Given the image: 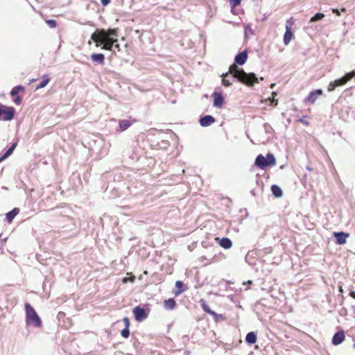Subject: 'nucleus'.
Masks as SVG:
<instances>
[{"instance_id":"obj_1","label":"nucleus","mask_w":355,"mask_h":355,"mask_svg":"<svg viewBox=\"0 0 355 355\" xmlns=\"http://www.w3.org/2000/svg\"><path fill=\"white\" fill-rule=\"evenodd\" d=\"M231 80H237L248 86H252L254 83H258V78L255 73H246L236 64H232L229 68V71L223 74L222 84L225 87L231 86L232 85Z\"/></svg>"},{"instance_id":"obj_2","label":"nucleus","mask_w":355,"mask_h":355,"mask_svg":"<svg viewBox=\"0 0 355 355\" xmlns=\"http://www.w3.org/2000/svg\"><path fill=\"white\" fill-rule=\"evenodd\" d=\"M118 30L116 28L98 29L91 35V39L95 42L96 46L101 49L112 51L114 44L118 42Z\"/></svg>"},{"instance_id":"obj_3","label":"nucleus","mask_w":355,"mask_h":355,"mask_svg":"<svg viewBox=\"0 0 355 355\" xmlns=\"http://www.w3.org/2000/svg\"><path fill=\"white\" fill-rule=\"evenodd\" d=\"M26 322L27 324L33 325L35 327L42 326V321L33 307L29 304H25Z\"/></svg>"},{"instance_id":"obj_4","label":"nucleus","mask_w":355,"mask_h":355,"mask_svg":"<svg viewBox=\"0 0 355 355\" xmlns=\"http://www.w3.org/2000/svg\"><path fill=\"white\" fill-rule=\"evenodd\" d=\"M15 110L12 107H4L0 103V117L3 114L1 118L3 121H10L14 118Z\"/></svg>"},{"instance_id":"obj_5","label":"nucleus","mask_w":355,"mask_h":355,"mask_svg":"<svg viewBox=\"0 0 355 355\" xmlns=\"http://www.w3.org/2000/svg\"><path fill=\"white\" fill-rule=\"evenodd\" d=\"M293 25V21L292 18H291L286 21V31L284 33V39H283L284 44L285 45H288L290 43L291 39L293 38V33L291 31V28H292Z\"/></svg>"},{"instance_id":"obj_6","label":"nucleus","mask_w":355,"mask_h":355,"mask_svg":"<svg viewBox=\"0 0 355 355\" xmlns=\"http://www.w3.org/2000/svg\"><path fill=\"white\" fill-rule=\"evenodd\" d=\"M135 318L138 322H141L147 318L148 312L140 306L135 307L132 310Z\"/></svg>"},{"instance_id":"obj_7","label":"nucleus","mask_w":355,"mask_h":355,"mask_svg":"<svg viewBox=\"0 0 355 355\" xmlns=\"http://www.w3.org/2000/svg\"><path fill=\"white\" fill-rule=\"evenodd\" d=\"M214 102L213 106L216 107H221L225 102L224 97L220 92L215 91L211 95Z\"/></svg>"},{"instance_id":"obj_8","label":"nucleus","mask_w":355,"mask_h":355,"mask_svg":"<svg viewBox=\"0 0 355 355\" xmlns=\"http://www.w3.org/2000/svg\"><path fill=\"white\" fill-rule=\"evenodd\" d=\"M323 94V91L321 89H315V90H313L311 91L309 94L308 95V96L305 98V102H309L312 104H313L316 100L318 99V98L322 95Z\"/></svg>"},{"instance_id":"obj_9","label":"nucleus","mask_w":355,"mask_h":355,"mask_svg":"<svg viewBox=\"0 0 355 355\" xmlns=\"http://www.w3.org/2000/svg\"><path fill=\"white\" fill-rule=\"evenodd\" d=\"M345 338V331L343 330L338 331L335 333L332 338V344L334 345H338L343 342Z\"/></svg>"},{"instance_id":"obj_10","label":"nucleus","mask_w":355,"mask_h":355,"mask_svg":"<svg viewBox=\"0 0 355 355\" xmlns=\"http://www.w3.org/2000/svg\"><path fill=\"white\" fill-rule=\"evenodd\" d=\"M248 59V52L247 51H243L239 53H238L234 58V64L243 65L245 63Z\"/></svg>"},{"instance_id":"obj_11","label":"nucleus","mask_w":355,"mask_h":355,"mask_svg":"<svg viewBox=\"0 0 355 355\" xmlns=\"http://www.w3.org/2000/svg\"><path fill=\"white\" fill-rule=\"evenodd\" d=\"M216 119L211 115H205L201 117L199 120V123L202 127H207L214 123Z\"/></svg>"},{"instance_id":"obj_12","label":"nucleus","mask_w":355,"mask_h":355,"mask_svg":"<svg viewBox=\"0 0 355 355\" xmlns=\"http://www.w3.org/2000/svg\"><path fill=\"white\" fill-rule=\"evenodd\" d=\"M136 121L130 118L129 119H123L119 121V128L121 131H124L130 128Z\"/></svg>"},{"instance_id":"obj_13","label":"nucleus","mask_w":355,"mask_h":355,"mask_svg":"<svg viewBox=\"0 0 355 355\" xmlns=\"http://www.w3.org/2000/svg\"><path fill=\"white\" fill-rule=\"evenodd\" d=\"M216 240L218 241V243L219 245L224 249H230L232 246V241L227 237H223L222 239L216 238Z\"/></svg>"},{"instance_id":"obj_14","label":"nucleus","mask_w":355,"mask_h":355,"mask_svg":"<svg viewBox=\"0 0 355 355\" xmlns=\"http://www.w3.org/2000/svg\"><path fill=\"white\" fill-rule=\"evenodd\" d=\"M348 236L349 234L343 232H334V237L336 239V243L339 245L345 244Z\"/></svg>"},{"instance_id":"obj_15","label":"nucleus","mask_w":355,"mask_h":355,"mask_svg":"<svg viewBox=\"0 0 355 355\" xmlns=\"http://www.w3.org/2000/svg\"><path fill=\"white\" fill-rule=\"evenodd\" d=\"M254 164L259 168L263 169L266 167L268 166V164H266V157L261 155L259 154L255 159Z\"/></svg>"},{"instance_id":"obj_16","label":"nucleus","mask_w":355,"mask_h":355,"mask_svg":"<svg viewBox=\"0 0 355 355\" xmlns=\"http://www.w3.org/2000/svg\"><path fill=\"white\" fill-rule=\"evenodd\" d=\"M93 62L103 65L105 64V55L103 53H93L91 55Z\"/></svg>"},{"instance_id":"obj_17","label":"nucleus","mask_w":355,"mask_h":355,"mask_svg":"<svg viewBox=\"0 0 355 355\" xmlns=\"http://www.w3.org/2000/svg\"><path fill=\"white\" fill-rule=\"evenodd\" d=\"M257 334L254 331L248 333L245 336V342L250 345L254 344L257 342Z\"/></svg>"},{"instance_id":"obj_18","label":"nucleus","mask_w":355,"mask_h":355,"mask_svg":"<svg viewBox=\"0 0 355 355\" xmlns=\"http://www.w3.org/2000/svg\"><path fill=\"white\" fill-rule=\"evenodd\" d=\"M19 212V209L18 208H14L13 209L8 212L6 214V219L7 222L11 223Z\"/></svg>"},{"instance_id":"obj_19","label":"nucleus","mask_w":355,"mask_h":355,"mask_svg":"<svg viewBox=\"0 0 355 355\" xmlns=\"http://www.w3.org/2000/svg\"><path fill=\"white\" fill-rule=\"evenodd\" d=\"M271 191L273 196H275L277 198H280L283 195V191L282 189L278 185L276 184L272 185Z\"/></svg>"},{"instance_id":"obj_20","label":"nucleus","mask_w":355,"mask_h":355,"mask_svg":"<svg viewBox=\"0 0 355 355\" xmlns=\"http://www.w3.org/2000/svg\"><path fill=\"white\" fill-rule=\"evenodd\" d=\"M175 287L178 288L174 291L175 295H178L185 291L184 284L181 281H177L175 282Z\"/></svg>"},{"instance_id":"obj_21","label":"nucleus","mask_w":355,"mask_h":355,"mask_svg":"<svg viewBox=\"0 0 355 355\" xmlns=\"http://www.w3.org/2000/svg\"><path fill=\"white\" fill-rule=\"evenodd\" d=\"M176 306V302L173 298H169L164 301V307L168 310H173Z\"/></svg>"},{"instance_id":"obj_22","label":"nucleus","mask_w":355,"mask_h":355,"mask_svg":"<svg viewBox=\"0 0 355 355\" xmlns=\"http://www.w3.org/2000/svg\"><path fill=\"white\" fill-rule=\"evenodd\" d=\"M50 78L48 75H44L42 76V80L40 83V84L36 87V89L44 88L46 86V85L49 83Z\"/></svg>"},{"instance_id":"obj_23","label":"nucleus","mask_w":355,"mask_h":355,"mask_svg":"<svg viewBox=\"0 0 355 355\" xmlns=\"http://www.w3.org/2000/svg\"><path fill=\"white\" fill-rule=\"evenodd\" d=\"M266 164H268V166H274L276 163V159L273 154L268 153L266 157Z\"/></svg>"},{"instance_id":"obj_24","label":"nucleus","mask_w":355,"mask_h":355,"mask_svg":"<svg viewBox=\"0 0 355 355\" xmlns=\"http://www.w3.org/2000/svg\"><path fill=\"white\" fill-rule=\"evenodd\" d=\"M202 309L206 313L211 315L213 317L216 318V316H219L220 318H223L222 314L216 313L215 311H212L207 305L205 304L202 305Z\"/></svg>"},{"instance_id":"obj_25","label":"nucleus","mask_w":355,"mask_h":355,"mask_svg":"<svg viewBox=\"0 0 355 355\" xmlns=\"http://www.w3.org/2000/svg\"><path fill=\"white\" fill-rule=\"evenodd\" d=\"M24 87L22 85H18V86L14 87L11 89L10 94V96H15L17 95L19 92H24Z\"/></svg>"},{"instance_id":"obj_26","label":"nucleus","mask_w":355,"mask_h":355,"mask_svg":"<svg viewBox=\"0 0 355 355\" xmlns=\"http://www.w3.org/2000/svg\"><path fill=\"white\" fill-rule=\"evenodd\" d=\"M17 145V142L13 143L11 146L6 150V152L3 155V158L6 159L14 151L16 146Z\"/></svg>"},{"instance_id":"obj_27","label":"nucleus","mask_w":355,"mask_h":355,"mask_svg":"<svg viewBox=\"0 0 355 355\" xmlns=\"http://www.w3.org/2000/svg\"><path fill=\"white\" fill-rule=\"evenodd\" d=\"M324 17V15L321 12L316 13L314 16L311 18L310 21L314 22L321 20Z\"/></svg>"},{"instance_id":"obj_28","label":"nucleus","mask_w":355,"mask_h":355,"mask_svg":"<svg viewBox=\"0 0 355 355\" xmlns=\"http://www.w3.org/2000/svg\"><path fill=\"white\" fill-rule=\"evenodd\" d=\"M346 82V83L349 81L351 79L355 77V71H352L350 72H348L345 74L344 76H343Z\"/></svg>"},{"instance_id":"obj_29","label":"nucleus","mask_w":355,"mask_h":355,"mask_svg":"<svg viewBox=\"0 0 355 355\" xmlns=\"http://www.w3.org/2000/svg\"><path fill=\"white\" fill-rule=\"evenodd\" d=\"M263 128H264V131L266 132V133L267 134H273L274 132V130L272 128V127L268 123H265L263 124Z\"/></svg>"},{"instance_id":"obj_30","label":"nucleus","mask_w":355,"mask_h":355,"mask_svg":"<svg viewBox=\"0 0 355 355\" xmlns=\"http://www.w3.org/2000/svg\"><path fill=\"white\" fill-rule=\"evenodd\" d=\"M242 0H230V5L231 8H234L239 6Z\"/></svg>"},{"instance_id":"obj_31","label":"nucleus","mask_w":355,"mask_h":355,"mask_svg":"<svg viewBox=\"0 0 355 355\" xmlns=\"http://www.w3.org/2000/svg\"><path fill=\"white\" fill-rule=\"evenodd\" d=\"M121 335L123 338H128L130 336L129 327H125L124 329H123L121 331Z\"/></svg>"},{"instance_id":"obj_32","label":"nucleus","mask_w":355,"mask_h":355,"mask_svg":"<svg viewBox=\"0 0 355 355\" xmlns=\"http://www.w3.org/2000/svg\"><path fill=\"white\" fill-rule=\"evenodd\" d=\"M46 24L51 28H55L57 23L54 19H48L46 21Z\"/></svg>"},{"instance_id":"obj_33","label":"nucleus","mask_w":355,"mask_h":355,"mask_svg":"<svg viewBox=\"0 0 355 355\" xmlns=\"http://www.w3.org/2000/svg\"><path fill=\"white\" fill-rule=\"evenodd\" d=\"M334 81H335V83L337 85L338 87L343 86L345 84H346V82H345V80L343 77H342L340 78H338V79H336Z\"/></svg>"},{"instance_id":"obj_34","label":"nucleus","mask_w":355,"mask_h":355,"mask_svg":"<svg viewBox=\"0 0 355 355\" xmlns=\"http://www.w3.org/2000/svg\"><path fill=\"white\" fill-rule=\"evenodd\" d=\"M337 85L335 83V81L330 82L328 86V92L334 91L336 87H337Z\"/></svg>"},{"instance_id":"obj_35","label":"nucleus","mask_w":355,"mask_h":355,"mask_svg":"<svg viewBox=\"0 0 355 355\" xmlns=\"http://www.w3.org/2000/svg\"><path fill=\"white\" fill-rule=\"evenodd\" d=\"M116 51L118 52L121 51V48L119 44H118V42L114 44L113 46V50L112 51L113 53H116Z\"/></svg>"},{"instance_id":"obj_36","label":"nucleus","mask_w":355,"mask_h":355,"mask_svg":"<svg viewBox=\"0 0 355 355\" xmlns=\"http://www.w3.org/2000/svg\"><path fill=\"white\" fill-rule=\"evenodd\" d=\"M21 101H22V98L21 96H17L15 99H14V103L16 104V105H20L21 103Z\"/></svg>"},{"instance_id":"obj_37","label":"nucleus","mask_w":355,"mask_h":355,"mask_svg":"<svg viewBox=\"0 0 355 355\" xmlns=\"http://www.w3.org/2000/svg\"><path fill=\"white\" fill-rule=\"evenodd\" d=\"M123 322L124 323L125 327H129V326H130V321H129L128 318H127V317L123 318Z\"/></svg>"},{"instance_id":"obj_38","label":"nucleus","mask_w":355,"mask_h":355,"mask_svg":"<svg viewBox=\"0 0 355 355\" xmlns=\"http://www.w3.org/2000/svg\"><path fill=\"white\" fill-rule=\"evenodd\" d=\"M101 3L103 6H106L110 3V0H101Z\"/></svg>"},{"instance_id":"obj_39","label":"nucleus","mask_w":355,"mask_h":355,"mask_svg":"<svg viewBox=\"0 0 355 355\" xmlns=\"http://www.w3.org/2000/svg\"><path fill=\"white\" fill-rule=\"evenodd\" d=\"M349 295H350L352 297H353V298H354V299H355V291H351L349 292Z\"/></svg>"},{"instance_id":"obj_40","label":"nucleus","mask_w":355,"mask_h":355,"mask_svg":"<svg viewBox=\"0 0 355 355\" xmlns=\"http://www.w3.org/2000/svg\"><path fill=\"white\" fill-rule=\"evenodd\" d=\"M216 321H218L220 320H223L224 317L223 316V318H220L219 316L214 317Z\"/></svg>"},{"instance_id":"obj_41","label":"nucleus","mask_w":355,"mask_h":355,"mask_svg":"<svg viewBox=\"0 0 355 355\" xmlns=\"http://www.w3.org/2000/svg\"><path fill=\"white\" fill-rule=\"evenodd\" d=\"M339 292L341 293H343V287L341 286L339 287Z\"/></svg>"},{"instance_id":"obj_42","label":"nucleus","mask_w":355,"mask_h":355,"mask_svg":"<svg viewBox=\"0 0 355 355\" xmlns=\"http://www.w3.org/2000/svg\"><path fill=\"white\" fill-rule=\"evenodd\" d=\"M63 315H64V313H62V312H59V313H58L59 317L62 316Z\"/></svg>"},{"instance_id":"obj_43","label":"nucleus","mask_w":355,"mask_h":355,"mask_svg":"<svg viewBox=\"0 0 355 355\" xmlns=\"http://www.w3.org/2000/svg\"><path fill=\"white\" fill-rule=\"evenodd\" d=\"M306 169L308 171H312V168L310 166H306Z\"/></svg>"},{"instance_id":"obj_44","label":"nucleus","mask_w":355,"mask_h":355,"mask_svg":"<svg viewBox=\"0 0 355 355\" xmlns=\"http://www.w3.org/2000/svg\"><path fill=\"white\" fill-rule=\"evenodd\" d=\"M3 159H5V158H3V155H2V156L0 157V162H1V161H3Z\"/></svg>"},{"instance_id":"obj_45","label":"nucleus","mask_w":355,"mask_h":355,"mask_svg":"<svg viewBox=\"0 0 355 355\" xmlns=\"http://www.w3.org/2000/svg\"><path fill=\"white\" fill-rule=\"evenodd\" d=\"M333 12H334V13H336H336H338V10H334V11H333Z\"/></svg>"},{"instance_id":"obj_46","label":"nucleus","mask_w":355,"mask_h":355,"mask_svg":"<svg viewBox=\"0 0 355 355\" xmlns=\"http://www.w3.org/2000/svg\"><path fill=\"white\" fill-rule=\"evenodd\" d=\"M251 193H252L253 195H254V191H251Z\"/></svg>"},{"instance_id":"obj_47","label":"nucleus","mask_w":355,"mask_h":355,"mask_svg":"<svg viewBox=\"0 0 355 355\" xmlns=\"http://www.w3.org/2000/svg\"><path fill=\"white\" fill-rule=\"evenodd\" d=\"M304 124H307L308 123L306 121H304Z\"/></svg>"},{"instance_id":"obj_48","label":"nucleus","mask_w":355,"mask_h":355,"mask_svg":"<svg viewBox=\"0 0 355 355\" xmlns=\"http://www.w3.org/2000/svg\"><path fill=\"white\" fill-rule=\"evenodd\" d=\"M248 282L249 284H252V281H250V280H249Z\"/></svg>"},{"instance_id":"obj_49","label":"nucleus","mask_w":355,"mask_h":355,"mask_svg":"<svg viewBox=\"0 0 355 355\" xmlns=\"http://www.w3.org/2000/svg\"><path fill=\"white\" fill-rule=\"evenodd\" d=\"M354 347L355 348V341H354Z\"/></svg>"}]
</instances>
